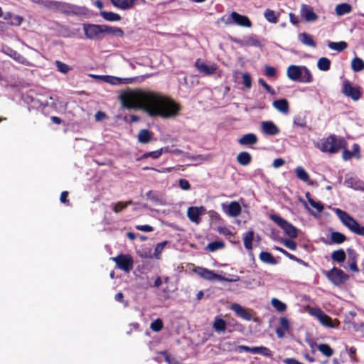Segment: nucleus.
<instances>
[{"mask_svg": "<svg viewBox=\"0 0 364 364\" xmlns=\"http://www.w3.org/2000/svg\"><path fill=\"white\" fill-rule=\"evenodd\" d=\"M120 100L124 107L143 109L151 117L169 119L181 111V105L176 100L154 91L132 90L122 94Z\"/></svg>", "mask_w": 364, "mask_h": 364, "instance_id": "f257e3e1", "label": "nucleus"}, {"mask_svg": "<svg viewBox=\"0 0 364 364\" xmlns=\"http://www.w3.org/2000/svg\"><path fill=\"white\" fill-rule=\"evenodd\" d=\"M322 152L336 153L346 147V141L342 137L331 135L315 144Z\"/></svg>", "mask_w": 364, "mask_h": 364, "instance_id": "f03ea898", "label": "nucleus"}, {"mask_svg": "<svg viewBox=\"0 0 364 364\" xmlns=\"http://www.w3.org/2000/svg\"><path fill=\"white\" fill-rule=\"evenodd\" d=\"M287 76L292 81L302 83H311L313 75L304 65H291L287 68Z\"/></svg>", "mask_w": 364, "mask_h": 364, "instance_id": "7ed1b4c3", "label": "nucleus"}, {"mask_svg": "<svg viewBox=\"0 0 364 364\" xmlns=\"http://www.w3.org/2000/svg\"><path fill=\"white\" fill-rule=\"evenodd\" d=\"M333 211L340 219L341 223L350 230L356 234L364 235V227H360L357 221L354 220L349 214L339 208H334Z\"/></svg>", "mask_w": 364, "mask_h": 364, "instance_id": "20e7f679", "label": "nucleus"}, {"mask_svg": "<svg viewBox=\"0 0 364 364\" xmlns=\"http://www.w3.org/2000/svg\"><path fill=\"white\" fill-rule=\"evenodd\" d=\"M221 22L227 26L237 25L242 27L250 28L252 23L247 16L241 15L235 11H232L228 15H224L221 19Z\"/></svg>", "mask_w": 364, "mask_h": 364, "instance_id": "39448f33", "label": "nucleus"}, {"mask_svg": "<svg viewBox=\"0 0 364 364\" xmlns=\"http://www.w3.org/2000/svg\"><path fill=\"white\" fill-rule=\"evenodd\" d=\"M307 312L309 315L315 317L323 326L328 328H337L339 325V321L337 319L333 320L320 308H309L307 309Z\"/></svg>", "mask_w": 364, "mask_h": 364, "instance_id": "423d86ee", "label": "nucleus"}, {"mask_svg": "<svg viewBox=\"0 0 364 364\" xmlns=\"http://www.w3.org/2000/svg\"><path fill=\"white\" fill-rule=\"evenodd\" d=\"M111 259L115 262L117 268L127 273L130 272L133 269L134 259L129 254L121 253L117 257H112Z\"/></svg>", "mask_w": 364, "mask_h": 364, "instance_id": "0eeeda50", "label": "nucleus"}, {"mask_svg": "<svg viewBox=\"0 0 364 364\" xmlns=\"http://www.w3.org/2000/svg\"><path fill=\"white\" fill-rule=\"evenodd\" d=\"M85 35L88 39H98L103 33H106V25L84 24Z\"/></svg>", "mask_w": 364, "mask_h": 364, "instance_id": "6e6552de", "label": "nucleus"}, {"mask_svg": "<svg viewBox=\"0 0 364 364\" xmlns=\"http://www.w3.org/2000/svg\"><path fill=\"white\" fill-rule=\"evenodd\" d=\"M270 218L277 223L289 237L296 238L297 237L298 230L292 224L276 215H272Z\"/></svg>", "mask_w": 364, "mask_h": 364, "instance_id": "1a4fd4ad", "label": "nucleus"}, {"mask_svg": "<svg viewBox=\"0 0 364 364\" xmlns=\"http://www.w3.org/2000/svg\"><path fill=\"white\" fill-rule=\"evenodd\" d=\"M326 275L328 279L336 286L344 283L348 279V276L345 274L343 271L336 267H333L330 271L327 272Z\"/></svg>", "mask_w": 364, "mask_h": 364, "instance_id": "9d476101", "label": "nucleus"}, {"mask_svg": "<svg viewBox=\"0 0 364 364\" xmlns=\"http://www.w3.org/2000/svg\"><path fill=\"white\" fill-rule=\"evenodd\" d=\"M342 92L353 100H358L360 97L359 88L353 86L348 80H344L342 85Z\"/></svg>", "mask_w": 364, "mask_h": 364, "instance_id": "9b49d317", "label": "nucleus"}, {"mask_svg": "<svg viewBox=\"0 0 364 364\" xmlns=\"http://www.w3.org/2000/svg\"><path fill=\"white\" fill-rule=\"evenodd\" d=\"M222 208L225 214L232 218L239 216L242 211L241 205L237 201H232L228 204L223 203Z\"/></svg>", "mask_w": 364, "mask_h": 364, "instance_id": "f8f14e48", "label": "nucleus"}, {"mask_svg": "<svg viewBox=\"0 0 364 364\" xmlns=\"http://www.w3.org/2000/svg\"><path fill=\"white\" fill-rule=\"evenodd\" d=\"M356 316V313L355 311H349L345 318V323L348 324H351L353 329L355 331L364 332V323L363 321L355 322L354 321V318Z\"/></svg>", "mask_w": 364, "mask_h": 364, "instance_id": "ddd939ff", "label": "nucleus"}, {"mask_svg": "<svg viewBox=\"0 0 364 364\" xmlns=\"http://www.w3.org/2000/svg\"><path fill=\"white\" fill-rule=\"evenodd\" d=\"M261 131L267 135H277L279 132V129L271 121H262L260 124Z\"/></svg>", "mask_w": 364, "mask_h": 364, "instance_id": "4468645a", "label": "nucleus"}, {"mask_svg": "<svg viewBox=\"0 0 364 364\" xmlns=\"http://www.w3.org/2000/svg\"><path fill=\"white\" fill-rule=\"evenodd\" d=\"M230 309L238 316L246 321H251L252 318V314L250 311L237 303H233L230 306Z\"/></svg>", "mask_w": 364, "mask_h": 364, "instance_id": "2eb2a0df", "label": "nucleus"}, {"mask_svg": "<svg viewBox=\"0 0 364 364\" xmlns=\"http://www.w3.org/2000/svg\"><path fill=\"white\" fill-rule=\"evenodd\" d=\"M237 44L240 46H252V47H260L261 43L256 38L255 36H248L242 39H237L234 41Z\"/></svg>", "mask_w": 364, "mask_h": 364, "instance_id": "dca6fc26", "label": "nucleus"}, {"mask_svg": "<svg viewBox=\"0 0 364 364\" xmlns=\"http://www.w3.org/2000/svg\"><path fill=\"white\" fill-rule=\"evenodd\" d=\"M357 254L352 250H348L347 264L344 265V268H349L353 272H358V268L357 267Z\"/></svg>", "mask_w": 364, "mask_h": 364, "instance_id": "f3484780", "label": "nucleus"}, {"mask_svg": "<svg viewBox=\"0 0 364 364\" xmlns=\"http://www.w3.org/2000/svg\"><path fill=\"white\" fill-rule=\"evenodd\" d=\"M301 14L306 21L311 22L318 19V16L314 12L313 9L308 5H302L301 8Z\"/></svg>", "mask_w": 364, "mask_h": 364, "instance_id": "a211bd4d", "label": "nucleus"}, {"mask_svg": "<svg viewBox=\"0 0 364 364\" xmlns=\"http://www.w3.org/2000/svg\"><path fill=\"white\" fill-rule=\"evenodd\" d=\"M210 218V226L214 230H216L220 225L223 224V220L220 218L218 213L213 210H210L208 213Z\"/></svg>", "mask_w": 364, "mask_h": 364, "instance_id": "6ab92c4d", "label": "nucleus"}, {"mask_svg": "<svg viewBox=\"0 0 364 364\" xmlns=\"http://www.w3.org/2000/svg\"><path fill=\"white\" fill-rule=\"evenodd\" d=\"M200 209L203 210V207H200V208L198 207H190L188 209L187 215L191 221L196 223H198L200 222Z\"/></svg>", "mask_w": 364, "mask_h": 364, "instance_id": "aec40b11", "label": "nucleus"}, {"mask_svg": "<svg viewBox=\"0 0 364 364\" xmlns=\"http://www.w3.org/2000/svg\"><path fill=\"white\" fill-rule=\"evenodd\" d=\"M272 105L277 111L283 114H287L289 112V103L285 99L275 100Z\"/></svg>", "mask_w": 364, "mask_h": 364, "instance_id": "412c9836", "label": "nucleus"}, {"mask_svg": "<svg viewBox=\"0 0 364 364\" xmlns=\"http://www.w3.org/2000/svg\"><path fill=\"white\" fill-rule=\"evenodd\" d=\"M239 144L241 145H252L257 142V137L255 134L249 133L243 135L238 139Z\"/></svg>", "mask_w": 364, "mask_h": 364, "instance_id": "4be33fe9", "label": "nucleus"}, {"mask_svg": "<svg viewBox=\"0 0 364 364\" xmlns=\"http://www.w3.org/2000/svg\"><path fill=\"white\" fill-rule=\"evenodd\" d=\"M111 3L116 7L123 10L132 8L134 4V0H110Z\"/></svg>", "mask_w": 364, "mask_h": 364, "instance_id": "5701e85b", "label": "nucleus"}, {"mask_svg": "<svg viewBox=\"0 0 364 364\" xmlns=\"http://www.w3.org/2000/svg\"><path fill=\"white\" fill-rule=\"evenodd\" d=\"M186 272L193 275H198L200 277L205 278V268L196 267L193 264H188L186 266Z\"/></svg>", "mask_w": 364, "mask_h": 364, "instance_id": "b1692460", "label": "nucleus"}, {"mask_svg": "<svg viewBox=\"0 0 364 364\" xmlns=\"http://www.w3.org/2000/svg\"><path fill=\"white\" fill-rule=\"evenodd\" d=\"M152 135L153 133L149 129H141L138 134V141L141 144H147L151 141Z\"/></svg>", "mask_w": 364, "mask_h": 364, "instance_id": "393cba45", "label": "nucleus"}, {"mask_svg": "<svg viewBox=\"0 0 364 364\" xmlns=\"http://www.w3.org/2000/svg\"><path fill=\"white\" fill-rule=\"evenodd\" d=\"M244 246L248 251L252 250V241L254 239V232L252 230H249L245 232L242 236Z\"/></svg>", "mask_w": 364, "mask_h": 364, "instance_id": "a878e982", "label": "nucleus"}, {"mask_svg": "<svg viewBox=\"0 0 364 364\" xmlns=\"http://www.w3.org/2000/svg\"><path fill=\"white\" fill-rule=\"evenodd\" d=\"M351 11L352 6L347 3L338 4L335 7V13L338 16H343L349 14L351 12Z\"/></svg>", "mask_w": 364, "mask_h": 364, "instance_id": "bb28decb", "label": "nucleus"}, {"mask_svg": "<svg viewBox=\"0 0 364 364\" xmlns=\"http://www.w3.org/2000/svg\"><path fill=\"white\" fill-rule=\"evenodd\" d=\"M299 39L304 45L314 48L316 46L313 37L306 33L299 34Z\"/></svg>", "mask_w": 364, "mask_h": 364, "instance_id": "cd10ccee", "label": "nucleus"}, {"mask_svg": "<svg viewBox=\"0 0 364 364\" xmlns=\"http://www.w3.org/2000/svg\"><path fill=\"white\" fill-rule=\"evenodd\" d=\"M213 328L215 331L218 333H224L226 329V321L221 318L217 317L215 318L213 322Z\"/></svg>", "mask_w": 364, "mask_h": 364, "instance_id": "c85d7f7f", "label": "nucleus"}, {"mask_svg": "<svg viewBox=\"0 0 364 364\" xmlns=\"http://www.w3.org/2000/svg\"><path fill=\"white\" fill-rule=\"evenodd\" d=\"M164 151V148H161L158 150H156V151H150V152H146L144 153L142 156H141L138 160H143V159H146L149 157H151L154 159H159L162 153Z\"/></svg>", "mask_w": 364, "mask_h": 364, "instance_id": "c756f323", "label": "nucleus"}, {"mask_svg": "<svg viewBox=\"0 0 364 364\" xmlns=\"http://www.w3.org/2000/svg\"><path fill=\"white\" fill-rule=\"evenodd\" d=\"M100 14L107 21H118L121 19L119 14L112 11H101Z\"/></svg>", "mask_w": 364, "mask_h": 364, "instance_id": "7c9ffc66", "label": "nucleus"}, {"mask_svg": "<svg viewBox=\"0 0 364 364\" xmlns=\"http://www.w3.org/2000/svg\"><path fill=\"white\" fill-rule=\"evenodd\" d=\"M252 157L250 154L246 151L240 153L237 156V160L239 164L242 166L248 165L251 161Z\"/></svg>", "mask_w": 364, "mask_h": 364, "instance_id": "2f4dec72", "label": "nucleus"}, {"mask_svg": "<svg viewBox=\"0 0 364 364\" xmlns=\"http://www.w3.org/2000/svg\"><path fill=\"white\" fill-rule=\"evenodd\" d=\"M272 306L279 312H284L287 310V304L280 301L277 298H272L271 299Z\"/></svg>", "mask_w": 364, "mask_h": 364, "instance_id": "473e14b6", "label": "nucleus"}, {"mask_svg": "<svg viewBox=\"0 0 364 364\" xmlns=\"http://www.w3.org/2000/svg\"><path fill=\"white\" fill-rule=\"evenodd\" d=\"M295 173L296 177L304 182H308L309 180V175L301 166H297L295 168Z\"/></svg>", "mask_w": 364, "mask_h": 364, "instance_id": "72a5a7b5", "label": "nucleus"}, {"mask_svg": "<svg viewBox=\"0 0 364 364\" xmlns=\"http://www.w3.org/2000/svg\"><path fill=\"white\" fill-rule=\"evenodd\" d=\"M131 204H132V200H131L127 202L119 201L116 203H113L112 205V210L116 213H119L123 210L126 209L128 207V205Z\"/></svg>", "mask_w": 364, "mask_h": 364, "instance_id": "f704fd0d", "label": "nucleus"}, {"mask_svg": "<svg viewBox=\"0 0 364 364\" xmlns=\"http://www.w3.org/2000/svg\"><path fill=\"white\" fill-rule=\"evenodd\" d=\"M318 68L322 71H328L330 69L331 60L325 57L318 59L317 62Z\"/></svg>", "mask_w": 364, "mask_h": 364, "instance_id": "c9c22d12", "label": "nucleus"}, {"mask_svg": "<svg viewBox=\"0 0 364 364\" xmlns=\"http://www.w3.org/2000/svg\"><path fill=\"white\" fill-rule=\"evenodd\" d=\"M351 68L355 72H359L364 68V62L362 59L355 57L351 61Z\"/></svg>", "mask_w": 364, "mask_h": 364, "instance_id": "e433bc0d", "label": "nucleus"}, {"mask_svg": "<svg viewBox=\"0 0 364 364\" xmlns=\"http://www.w3.org/2000/svg\"><path fill=\"white\" fill-rule=\"evenodd\" d=\"M331 258L333 260L340 263L345 261L346 255L343 250H338L332 252Z\"/></svg>", "mask_w": 364, "mask_h": 364, "instance_id": "4c0bfd02", "label": "nucleus"}, {"mask_svg": "<svg viewBox=\"0 0 364 364\" xmlns=\"http://www.w3.org/2000/svg\"><path fill=\"white\" fill-rule=\"evenodd\" d=\"M329 48L331 50L342 51L347 48V43L344 41L340 42H329L328 44Z\"/></svg>", "mask_w": 364, "mask_h": 364, "instance_id": "58836bf2", "label": "nucleus"}, {"mask_svg": "<svg viewBox=\"0 0 364 364\" xmlns=\"http://www.w3.org/2000/svg\"><path fill=\"white\" fill-rule=\"evenodd\" d=\"M318 350L326 357H331L333 353V349L327 344H319Z\"/></svg>", "mask_w": 364, "mask_h": 364, "instance_id": "ea45409f", "label": "nucleus"}, {"mask_svg": "<svg viewBox=\"0 0 364 364\" xmlns=\"http://www.w3.org/2000/svg\"><path fill=\"white\" fill-rule=\"evenodd\" d=\"M259 259L265 263L272 264H274L276 263L274 258L267 252H262L259 255Z\"/></svg>", "mask_w": 364, "mask_h": 364, "instance_id": "a19ab883", "label": "nucleus"}, {"mask_svg": "<svg viewBox=\"0 0 364 364\" xmlns=\"http://www.w3.org/2000/svg\"><path fill=\"white\" fill-rule=\"evenodd\" d=\"M225 247V243L224 242L221 240L214 241L213 242H210L208 245V249L210 252H215L218 250H222Z\"/></svg>", "mask_w": 364, "mask_h": 364, "instance_id": "79ce46f5", "label": "nucleus"}, {"mask_svg": "<svg viewBox=\"0 0 364 364\" xmlns=\"http://www.w3.org/2000/svg\"><path fill=\"white\" fill-rule=\"evenodd\" d=\"M265 18L270 23H276L278 18L275 12L271 9H266L264 13Z\"/></svg>", "mask_w": 364, "mask_h": 364, "instance_id": "37998d69", "label": "nucleus"}, {"mask_svg": "<svg viewBox=\"0 0 364 364\" xmlns=\"http://www.w3.org/2000/svg\"><path fill=\"white\" fill-rule=\"evenodd\" d=\"M167 243H168L167 241H164V242L156 244V245L154 248V253L155 258H156L158 259H160L161 254L162 251L164 250L165 246L167 245Z\"/></svg>", "mask_w": 364, "mask_h": 364, "instance_id": "c03bdc74", "label": "nucleus"}, {"mask_svg": "<svg viewBox=\"0 0 364 364\" xmlns=\"http://www.w3.org/2000/svg\"><path fill=\"white\" fill-rule=\"evenodd\" d=\"M306 196L308 198V200H309V203H310V205L314 208H315L318 213H321L323 210V205L320 202L315 201L311 198H310L309 193H306Z\"/></svg>", "mask_w": 364, "mask_h": 364, "instance_id": "a18cd8bd", "label": "nucleus"}, {"mask_svg": "<svg viewBox=\"0 0 364 364\" xmlns=\"http://www.w3.org/2000/svg\"><path fill=\"white\" fill-rule=\"evenodd\" d=\"M331 240L334 243L341 244L343 242L346 240V237L342 233H340L338 232H333L331 233Z\"/></svg>", "mask_w": 364, "mask_h": 364, "instance_id": "49530a36", "label": "nucleus"}, {"mask_svg": "<svg viewBox=\"0 0 364 364\" xmlns=\"http://www.w3.org/2000/svg\"><path fill=\"white\" fill-rule=\"evenodd\" d=\"M164 327V323L161 318H157L151 322L150 328L154 332L160 331Z\"/></svg>", "mask_w": 364, "mask_h": 364, "instance_id": "de8ad7c7", "label": "nucleus"}, {"mask_svg": "<svg viewBox=\"0 0 364 364\" xmlns=\"http://www.w3.org/2000/svg\"><path fill=\"white\" fill-rule=\"evenodd\" d=\"M252 353L262 354V355H266V356H271V355H272L271 350L269 348H267L266 347H263V346L254 347Z\"/></svg>", "mask_w": 364, "mask_h": 364, "instance_id": "09e8293b", "label": "nucleus"}, {"mask_svg": "<svg viewBox=\"0 0 364 364\" xmlns=\"http://www.w3.org/2000/svg\"><path fill=\"white\" fill-rule=\"evenodd\" d=\"M106 33L113 34L121 37L124 35V31L120 28H114L106 26Z\"/></svg>", "mask_w": 364, "mask_h": 364, "instance_id": "8fccbe9b", "label": "nucleus"}, {"mask_svg": "<svg viewBox=\"0 0 364 364\" xmlns=\"http://www.w3.org/2000/svg\"><path fill=\"white\" fill-rule=\"evenodd\" d=\"M55 65L58 71L61 72L63 74L68 73L70 70L69 65L60 60H56Z\"/></svg>", "mask_w": 364, "mask_h": 364, "instance_id": "3c124183", "label": "nucleus"}, {"mask_svg": "<svg viewBox=\"0 0 364 364\" xmlns=\"http://www.w3.org/2000/svg\"><path fill=\"white\" fill-rule=\"evenodd\" d=\"M105 80V82H108L112 85H117L122 82V79L117 77H112L109 75H103L101 76Z\"/></svg>", "mask_w": 364, "mask_h": 364, "instance_id": "603ef678", "label": "nucleus"}, {"mask_svg": "<svg viewBox=\"0 0 364 364\" xmlns=\"http://www.w3.org/2000/svg\"><path fill=\"white\" fill-rule=\"evenodd\" d=\"M280 328L283 329L286 332L290 329L289 321L286 317H281L279 318Z\"/></svg>", "mask_w": 364, "mask_h": 364, "instance_id": "864d4df0", "label": "nucleus"}, {"mask_svg": "<svg viewBox=\"0 0 364 364\" xmlns=\"http://www.w3.org/2000/svg\"><path fill=\"white\" fill-rule=\"evenodd\" d=\"M206 279L223 281L224 277L215 274L213 271L206 269Z\"/></svg>", "mask_w": 364, "mask_h": 364, "instance_id": "5fc2aeb1", "label": "nucleus"}, {"mask_svg": "<svg viewBox=\"0 0 364 364\" xmlns=\"http://www.w3.org/2000/svg\"><path fill=\"white\" fill-rule=\"evenodd\" d=\"M259 83L269 92L270 93L271 95H275V91L271 88V87L267 85L266 83V82L262 79V78H259Z\"/></svg>", "mask_w": 364, "mask_h": 364, "instance_id": "6e6d98bb", "label": "nucleus"}, {"mask_svg": "<svg viewBox=\"0 0 364 364\" xmlns=\"http://www.w3.org/2000/svg\"><path fill=\"white\" fill-rule=\"evenodd\" d=\"M136 229L143 232H152L154 228L149 225H138L136 226Z\"/></svg>", "mask_w": 364, "mask_h": 364, "instance_id": "4d7b16f0", "label": "nucleus"}, {"mask_svg": "<svg viewBox=\"0 0 364 364\" xmlns=\"http://www.w3.org/2000/svg\"><path fill=\"white\" fill-rule=\"evenodd\" d=\"M146 198L154 202H158L159 200V196L153 191H149L146 193Z\"/></svg>", "mask_w": 364, "mask_h": 364, "instance_id": "13d9d810", "label": "nucleus"}, {"mask_svg": "<svg viewBox=\"0 0 364 364\" xmlns=\"http://www.w3.org/2000/svg\"><path fill=\"white\" fill-rule=\"evenodd\" d=\"M179 186L181 189L187 191L190 188L191 185L188 181L184 178H181L178 181Z\"/></svg>", "mask_w": 364, "mask_h": 364, "instance_id": "bf43d9fd", "label": "nucleus"}, {"mask_svg": "<svg viewBox=\"0 0 364 364\" xmlns=\"http://www.w3.org/2000/svg\"><path fill=\"white\" fill-rule=\"evenodd\" d=\"M284 245L291 250H295L296 248V243L291 240H285L284 241Z\"/></svg>", "mask_w": 364, "mask_h": 364, "instance_id": "052dcab7", "label": "nucleus"}, {"mask_svg": "<svg viewBox=\"0 0 364 364\" xmlns=\"http://www.w3.org/2000/svg\"><path fill=\"white\" fill-rule=\"evenodd\" d=\"M265 75L268 77H274L276 74V70L274 68L266 65L264 68Z\"/></svg>", "mask_w": 364, "mask_h": 364, "instance_id": "680f3d73", "label": "nucleus"}, {"mask_svg": "<svg viewBox=\"0 0 364 364\" xmlns=\"http://www.w3.org/2000/svg\"><path fill=\"white\" fill-rule=\"evenodd\" d=\"M242 80H243V83L245 84V85L247 87L250 88L252 85V80H251L250 75L248 73H243L242 74Z\"/></svg>", "mask_w": 364, "mask_h": 364, "instance_id": "e2e57ef3", "label": "nucleus"}, {"mask_svg": "<svg viewBox=\"0 0 364 364\" xmlns=\"http://www.w3.org/2000/svg\"><path fill=\"white\" fill-rule=\"evenodd\" d=\"M216 230H218L220 233L225 235V236H228V235H232V232L227 228L225 227H223L222 226V225H220L217 229Z\"/></svg>", "mask_w": 364, "mask_h": 364, "instance_id": "0e129e2a", "label": "nucleus"}, {"mask_svg": "<svg viewBox=\"0 0 364 364\" xmlns=\"http://www.w3.org/2000/svg\"><path fill=\"white\" fill-rule=\"evenodd\" d=\"M254 350V347H249L246 346H239L235 348V351L237 353H240L241 350H244L245 352H249L252 353V350Z\"/></svg>", "mask_w": 364, "mask_h": 364, "instance_id": "69168bd1", "label": "nucleus"}, {"mask_svg": "<svg viewBox=\"0 0 364 364\" xmlns=\"http://www.w3.org/2000/svg\"><path fill=\"white\" fill-rule=\"evenodd\" d=\"M68 192L65 191H63L60 194V200L62 203H65V204H68L69 205V200H68Z\"/></svg>", "mask_w": 364, "mask_h": 364, "instance_id": "338daca9", "label": "nucleus"}, {"mask_svg": "<svg viewBox=\"0 0 364 364\" xmlns=\"http://www.w3.org/2000/svg\"><path fill=\"white\" fill-rule=\"evenodd\" d=\"M285 164V161L281 158L275 159L273 162V166L275 168H278Z\"/></svg>", "mask_w": 364, "mask_h": 364, "instance_id": "774afa93", "label": "nucleus"}]
</instances>
